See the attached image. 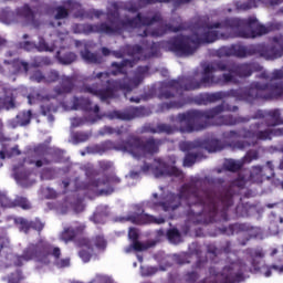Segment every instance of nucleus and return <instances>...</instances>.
Masks as SVG:
<instances>
[{"mask_svg":"<svg viewBox=\"0 0 283 283\" xmlns=\"http://www.w3.org/2000/svg\"><path fill=\"white\" fill-rule=\"evenodd\" d=\"M147 114V108L144 106H129L124 111H111L106 116L109 120H134V118H143Z\"/></svg>","mask_w":283,"mask_h":283,"instance_id":"16","label":"nucleus"},{"mask_svg":"<svg viewBox=\"0 0 283 283\" xmlns=\"http://www.w3.org/2000/svg\"><path fill=\"white\" fill-rule=\"evenodd\" d=\"M31 81H35V83H45V75L40 70H36L31 75Z\"/></svg>","mask_w":283,"mask_h":283,"instance_id":"58","label":"nucleus"},{"mask_svg":"<svg viewBox=\"0 0 283 283\" xmlns=\"http://www.w3.org/2000/svg\"><path fill=\"white\" fill-rule=\"evenodd\" d=\"M15 207H19L20 209L28 211V210L32 209V203H30V200H28V198L18 196L13 200V209Z\"/></svg>","mask_w":283,"mask_h":283,"instance_id":"42","label":"nucleus"},{"mask_svg":"<svg viewBox=\"0 0 283 283\" xmlns=\"http://www.w3.org/2000/svg\"><path fill=\"white\" fill-rule=\"evenodd\" d=\"M270 81H283V71L282 70H274L272 72Z\"/></svg>","mask_w":283,"mask_h":283,"instance_id":"64","label":"nucleus"},{"mask_svg":"<svg viewBox=\"0 0 283 283\" xmlns=\"http://www.w3.org/2000/svg\"><path fill=\"white\" fill-rule=\"evenodd\" d=\"M182 151H191V149H206L209 154L216 151H222L227 145H224L220 139L208 138L202 142H184L180 145Z\"/></svg>","mask_w":283,"mask_h":283,"instance_id":"15","label":"nucleus"},{"mask_svg":"<svg viewBox=\"0 0 283 283\" xmlns=\"http://www.w3.org/2000/svg\"><path fill=\"white\" fill-rule=\"evenodd\" d=\"M52 161L45 157H43L42 159H38V160H29L28 164L29 165H35V167L41 168L43 165H50Z\"/></svg>","mask_w":283,"mask_h":283,"instance_id":"62","label":"nucleus"},{"mask_svg":"<svg viewBox=\"0 0 283 283\" xmlns=\"http://www.w3.org/2000/svg\"><path fill=\"white\" fill-rule=\"evenodd\" d=\"M199 277H200V274H198V272L196 271L187 272L185 274V280L187 283H196L198 282Z\"/></svg>","mask_w":283,"mask_h":283,"instance_id":"55","label":"nucleus"},{"mask_svg":"<svg viewBox=\"0 0 283 283\" xmlns=\"http://www.w3.org/2000/svg\"><path fill=\"white\" fill-rule=\"evenodd\" d=\"M252 268L249 269L247 263L238 260L229 265H226L221 273L216 272V268H210V276L205 279L201 283H242L247 280V273H262L264 269L260 261L255 258H264V252L262 250H255L251 253Z\"/></svg>","mask_w":283,"mask_h":283,"instance_id":"8","label":"nucleus"},{"mask_svg":"<svg viewBox=\"0 0 283 283\" xmlns=\"http://www.w3.org/2000/svg\"><path fill=\"white\" fill-rule=\"evenodd\" d=\"M202 158V153H200V148H197V151L195 153H188L184 159L185 167H192V165H196L197 160H200Z\"/></svg>","mask_w":283,"mask_h":283,"instance_id":"39","label":"nucleus"},{"mask_svg":"<svg viewBox=\"0 0 283 283\" xmlns=\"http://www.w3.org/2000/svg\"><path fill=\"white\" fill-rule=\"evenodd\" d=\"M35 50H38V52H49L50 45L45 42V39L40 38L39 43L35 44Z\"/></svg>","mask_w":283,"mask_h":283,"instance_id":"57","label":"nucleus"},{"mask_svg":"<svg viewBox=\"0 0 283 283\" xmlns=\"http://www.w3.org/2000/svg\"><path fill=\"white\" fill-rule=\"evenodd\" d=\"M238 106H231L230 104L222 102L221 104L208 108V109H189L177 115V120L180 125L181 134H193V132H202L213 125H240V123H251V116L221 115L223 112H238Z\"/></svg>","mask_w":283,"mask_h":283,"instance_id":"4","label":"nucleus"},{"mask_svg":"<svg viewBox=\"0 0 283 283\" xmlns=\"http://www.w3.org/2000/svg\"><path fill=\"white\" fill-rule=\"evenodd\" d=\"M61 81V74L56 70H51L45 75V83H56Z\"/></svg>","mask_w":283,"mask_h":283,"instance_id":"49","label":"nucleus"},{"mask_svg":"<svg viewBox=\"0 0 283 283\" xmlns=\"http://www.w3.org/2000/svg\"><path fill=\"white\" fill-rule=\"evenodd\" d=\"M185 31V25L184 24H179L177 27L172 25V24H165V31L164 32H158V31H153L151 32V36H163V34H165V32H182Z\"/></svg>","mask_w":283,"mask_h":283,"instance_id":"41","label":"nucleus"},{"mask_svg":"<svg viewBox=\"0 0 283 283\" xmlns=\"http://www.w3.org/2000/svg\"><path fill=\"white\" fill-rule=\"evenodd\" d=\"M7 65H12L14 70V74H21V72H24L28 74L30 70V64L28 62H23L19 59L13 60L12 62L4 61Z\"/></svg>","mask_w":283,"mask_h":283,"instance_id":"33","label":"nucleus"},{"mask_svg":"<svg viewBox=\"0 0 283 283\" xmlns=\"http://www.w3.org/2000/svg\"><path fill=\"white\" fill-rule=\"evenodd\" d=\"M77 247H80L81 251L78 252V256L85 263L92 260V254L94 253V244L92 240L88 238H82L77 241Z\"/></svg>","mask_w":283,"mask_h":283,"instance_id":"22","label":"nucleus"},{"mask_svg":"<svg viewBox=\"0 0 283 283\" xmlns=\"http://www.w3.org/2000/svg\"><path fill=\"white\" fill-rule=\"evenodd\" d=\"M216 41H220L218 28H213V22H210L202 27L201 33L197 38L177 35L168 40L165 48L168 52H174L178 56H191L198 50V45L216 43Z\"/></svg>","mask_w":283,"mask_h":283,"instance_id":"9","label":"nucleus"},{"mask_svg":"<svg viewBox=\"0 0 283 283\" xmlns=\"http://www.w3.org/2000/svg\"><path fill=\"white\" fill-rule=\"evenodd\" d=\"M91 243H93L96 247V249H99L102 251L107 249V240L103 234H97L93 237V239L91 240Z\"/></svg>","mask_w":283,"mask_h":283,"instance_id":"44","label":"nucleus"},{"mask_svg":"<svg viewBox=\"0 0 283 283\" xmlns=\"http://www.w3.org/2000/svg\"><path fill=\"white\" fill-rule=\"evenodd\" d=\"M50 255L54 256L57 269L70 266V259H61V248H54L45 240L30 243L23 250L22 254L15 258L14 266H23V262H32V260L40 262L41 264H50Z\"/></svg>","mask_w":283,"mask_h":283,"instance_id":"11","label":"nucleus"},{"mask_svg":"<svg viewBox=\"0 0 283 283\" xmlns=\"http://www.w3.org/2000/svg\"><path fill=\"white\" fill-rule=\"evenodd\" d=\"M186 103L182 101H171V102H164L159 104L158 112L165 113L169 112V109H181L185 107Z\"/></svg>","mask_w":283,"mask_h":283,"instance_id":"35","label":"nucleus"},{"mask_svg":"<svg viewBox=\"0 0 283 283\" xmlns=\"http://www.w3.org/2000/svg\"><path fill=\"white\" fill-rule=\"evenodd\" d=\"M81 56L85 63H90L92 65H101L103 63V57L101 55L92 53L87 49L81 51Z\"/></svg>","mask_w":283,"mask_h":283,"instance_id":"31","label":"nucleus"},{"mask_svg":"<svg viewBox=\"0 0 283 283\" xmlns=\"http://www.w3.org/2000/svg\"><path fill=\"white\" fill-rule=\"evenodd\" d=\"M73 140H75V143H87V140H90V134L76 132L73 134Z\"/></svg>","mask_w":283,"mask_h":283,"instance_id":"53","label":"nucleus"},{"mask_svg":"<svg viewBox=\"0 0 283 283\" xmlns=\"http://www.w3.org/2000/svg\"><path fill=\"white\" fill-rule=\"evenodd\" d=\"M280 251H282V254L279 259H276L275 264L271 265V269H273L274 271H277L279 273H283V245L279 248H273L270 255L271 258H275V255H277Z\"/></svg>","mask_w":283,"mask_h":283,"instance_id":"34","label":"nucleus"},{"mask_svg":"<svg viewBox=\"0 0 283 283\" xmlns=\"http://www.w3.org/2000/svg\"><path fill=\"white\" fill-rule=\"evenodd\" d=\"M57 61L61 65H72L76 61V55L74 52H57Z\"/></svg>","mask_w":283,"mask_h":283,"instance_id":"38","label":"nucleus"},{"mask_svg":"<svg viewBox=\"0 0 283 283\" xmlns=\"http://www.w3.org/2000/svg\"><path fill=\"white\" fill-rule=\"evenodd\" d=\"M92 187H109V185H120V178L116 175L105 176L103 179L92 181Z\"/></svg>","mask_w":283,"mask_h":283,"instance_id":"29","label":"nucleus"},{"mask_svg":"<svg viewBox=\"0 0 283 283\" xmlns=\"http://www.w3.org/2000/svg\"><path fill=\"white\" fill-rule=\"evenodd\" d=\"M18 14L20 17H24V19L33 25V28H39L41 25V22H39L36 19H34V11L30 8V6L24 4L21 9H19Z\"/></svg>","mask_w":283,"mask_h":283,"instance_id":"28","label":"nucleus"},{"mask_svg":"<svg viewBox=\"0 0 283 283\" xmlns=\"http://www.w3.org/2000/svg\"><path fill=\"white\" fill-rule=\"evenodd\" d=\"M32 123V111H21L17 114L15 118L8 122L11 129H17V127H28Z\"/></svg>","mask_w":283,"mask_h":283,"instance_id":"21","label":"nucleus"},{"mask_svg":"<svg viewBox=\"0 0 283 283\" xmlns=\"http://www.w3.org/2000/svg\"><path fill=\"white\" fill-rule=\"evenodd\" d=\"M154 56H160V46L156 42H153L150 45V53L148 55V59H151Z\"/></svg>","mask_w":283,"mask_h":283,"instance_id":"61","label":"nucleus"},{"mask_svg":"<svg viewBox=\"0 0 283 283\" xmlns=\"http://www.w3.org/2000/svg\"><path fill=\"white\" fill-rule=\"evenodd\" d=\"M191 81H197L200 83V78L196 76H187V77H178L177 80H169L165 83L164 90L159 93V98L169 101V98H175L176 93L180 94L182 92H196V90L200 88H189L193 87ZM176 92V93H174Z\"/></svg>","mask_w":283,"mask_h":283,"instance_id":"13","label":"nucleus"},{"mask_svg":"<svg viewBox=\"0 0 283 283\" xmlns=\"http://www.w3.org/2000/svg\"><path fill=\"white\" fill-rule=\"evenodd\" d=\"M45 228V223L41 222V219L35 218L34 220L31 221V229L33 231H38V233H41L43 229Z\"/></svg>","mask_w":283,"mask_h":283,"instance_id":"54","label":"nucleus"},{"mask_svg":"<svg viewBox=\"0 0 283 283\" xmlns=\"http://www.w3.org/2000/svg\"><path fill=\"white\" fill-rule=\"evenodd\" d=\"M166 235L169 242L176 243L180 241V231L176 228L169 229Z\"/></svg>","mask_w":283,"mask_h":283,"instance_id":"50","label":"nucleus"},{"mask_svg":"<svg viewBox=\"0 0 283 283\" xmlns=\"http://www.w3.org/2000/svg\"><path fill=\"white\" fill-rule=\"evenodd\" d=\"M250 120L263 122H255L249 128L243 127L239 130L223 133L228 147L243 151V149L251 147V145L272 140L273 136H283V128H271L283 125L282 109L280 108L258 109L250 116Z\"/></svg>","mask_w":283,"mask_h":283,"instance_id":"3","label":"nucleus"},{"mask_svg":"<svg viewBox=\"0 0 283 283\" xmlns=\"http://www.w3.org/2000/svg\"><path fill=\"white\" fill-rule=\"evenodd\" d=\"M31 176H32V170L28 168H19L14 166V178L19 182H25L27 180H30Z\"/></svg>","mask_w":283,"mask_h":283,"instance_id":"36","label":"nucleus"},{"mask_svg":"<svg viewBox=\"0 0 283 283\" xmlns=\"http://www.w3.org/2000/svg\"><path fill=\"white\" fill-rule=\"evenodd\" d=\"M14 107H17L14 94L10 91H6L4 97L0 98V109H14Z\"/></svg>","mask_w":283,"mask_h":283,"instance_id":"32","label":"nucleus"},{"mask_svg":"<svg viewBox=\"0 0 283 283\" xmlns=\"http://www.w3.org/2000/svg\"><path fill=\"white\" fill-rule=\"evenodd\" d=\"M200 185H202V179L192 178L179 189L178 198L187 205V216L200 218L199 224H211L218 220L227 222L229 207H233V188L228 186L220 192H214L200 190Z\"/></svg>","mask_w":283,"mask_h":283,"instance_id":"1","label":"nucleus"},{"mask_svg":"<svg viewBox=\"0 0 283 283\" xmlns=\"http://www.w3.org/2000/svg\"><path fill=\"white\" fill-rule=\"evenodd\" d=\"M260 64L234 63L214 61L203 67L200 82L191 80L192 86L189 90H205L207 87H224V85H238L239 78H249L253 72H260Z\"/></svg>","mask_w":283,"mask_h":283,"instance_id":"5","label":"nucleus"},{"mask_svg":"<svg viewBox=\"0 0 283 283\" xmlns=\"http://www.w3.org/2000/svg\"><path fill=\"white\" fill-rule=\"evenodd\" d=\"M69 17H70V11H67L65 9V7H57L56 8V14H55L56 20L67 19Z\"/></svg>","mask_w":283,"mask_h":283,"instance_id":"56","label":"nucleus"},{"mask_svg":"<svg viewBox=\"0 0 283 283\" xmlns=\"http://www.w3.org/2000/svg\"><path fill=\"white\" fill-rule=\"evenodd\" d=\"M212 28H217L219 40L221 41H229V39H255V36L269 34V29L260 24L255 17L248 19L226 17L213 22Z\"/></svg>","mask_w":283,"mask_h":283,"instance_id":"6","label":"nucleus"},{"mask_svg":"<svg viewBox=\"0 0 283 283\" xmlns=\"http://www.w3.org/2000/svg\"><path fill=\"white\" fill-rule=\"evenodd\" d=\"M217 56H238L239 59H247V56H255V44L244 46L242 44H232L231 46H221L217 51Z\"/></svg>","mask_w":283,"mask_h":283,"instance_id":"17","label":"nucleus"},{"mask_svg":"<svg viewBox=\"0 0 283 283\" xmlns=\"http://www.w3.org/2000/svg\"><path fill=\"white\" fill-rule=\"evenodd\" d=\"M145 132H147L148 134H166L167 136H171V134H176V132H178V127L160 123L157 124V126H146Z\"/></svg>","mask_w":283,"mask_h":283,"instance_id":"26","label":"nucleus"},{"mask_svg":"<svg viewBox=\"0 0 283 283\" xmlns=\"http://www.w3.org/2000/svg\"><path fill=\"white\" fill-rule=\"evenodd\" d=\"M156 178H163V176H175V178H182V170L177 167H169L166 164H160L154 169Z\"/></svg>","mask_w":283,"mask_h":283,"instance_id":"25","label":"nucleus"},{"mask_svg":"<svg viewBox=\"0 0 283 283\" xmlns=\"http://www.w3.org/2000/svg\"><path fill=\"white\" fill-rule=\"evenodd\" d=\"M216 41H220L218 28H213V22H210L202 27L201 33L197 38L177 35L168 40L165 48L168 52H174L178 56H191L198 50V45L216 43Z\"/></svg>","mask_w":283,"mask_h":283,"instance_id":"10","label":"nucleus"},{"mask_svg":"<svg viewBox=\"0 0 283 283\" xmlns=\"http://www.w3.org/2000/svg\"><path fill=\"white\" fill-rule=\"evenodd\" d=\"M171 1H175V6H187V3H191L193 0H139V3L151 6L153 3H169Z\"/></svg>","mask_w":283,"mask_h":283,"instance_id":"40","label":"nucleus"},{"mask_svg":"<svg viewBox=\"0 0 283 283\" xmlns=\"http://www.w3.org/2000/svg\"><path fill=\"white\" fill-rule=\"evenodd\" d=\"M15 224H20V231H22L23 233L25 234L30 233L31 221H29L28 219L18 218L15 219Z\"/></svg>","mask_w":283,"mask_h":283,"instance_id":"46","label":"nucleus"},{"mask_svg":"<svg viewBox=\"0 0 283 283\" xmlns=\"http://www.w3.org/2000/svg\"><path fill=\"white\" fill-rule=\"evenodd\" d=\"M260 158V153L255 149L248 150L245 156L242 158L243 165H249L250 163H253V160H258Z\"/></svg>","mask_w":283,"mask_h":283,"instance_id":"45","label":"nucleus"},{"mask_svg":"<svg viewBox=\"0 0 283 283\" xmlns=\"http://www.w3.org/2000/svg\"><path fill=\"white\" fill-rule=\"evenodd\" d=\"M273 44H254V56L275 61L283 56V38H273Z\"/></svg>","mask_w":283,"mask_h":283,"instance_id":"14","label":"nucleus"},{"mask_svg":"<svg viewBox=\"0 0 283 283\" xmlns=\"http://www.w3.org/2000/svg\"><path fill=\"white\" fill-rule=\"evenodd\" d=\"M114 10L106 13V21L96 24H76L74 30L76 33L83 32V34H105L106 36H123L125 32H134V30H140V28H151L156 23L163 21V15L158 12L143 13V6L140 2H130L124 7L126 12L136 14L129 17L124 14L120 18L118 11V4H113Z\"/></svg>","mask_w":283,"mask_h":283,"instance_id":"2","label":"nucleus"},{"mask_svg":"<svg viewBox=\"0 0 283 283\" xmlns=\"http://www.w3.org/2000/svg\"><path fill=\"white\" fill-rule=\"evenodd\" d=\"M266 165L270 171V180L272 178L273 187H280L281 189H283V174H281L280 177H275V169L273 168V164H271V161H268Z\"/></svg>","mask_w":283,"mask_h":283,"instance_id":"37","label":"nucleus"},{"mask_svg":"<svg viewBox=\"0 0 283 283\" xmlns=\"http://www.w3.org/2000/svg\"><path fill=\"white\" fill-rule=\"evenodd\" d=\"M250 184L262 185L265 180H271L270 176L264 174V167L253 166L247 175Z\"/></svg>","mask_w":283,"mask_h":283,"instance_id":"24","label":"nucleus"},{"mask_svg":"<svg viewBox=\"0 0 283 283\" xmlns=\"http://www.w3.org/2000/svg\"><path fill=\"white\" fill-rule=\"evenodd\" d=\"M23 280H25L23 273L21 272V270H18L15 273L10 274L8 283H21L23 282Z\"/></svg>","mask_w":283,"mask_h":283,"instance_id":"52","label":"nucleus"},{"mask_svg":"<svg viewBox=\"0 0 283 283\" xmlns=\"http://www.w3.org/2000/svg\"><path fill=\"white\" fill-rule=\"evenodd\" d=\"M74 87H76V77L62 75L59 85L53 88V92L55 96H65V94H72Z\"/></svg>","mask_w":283,"mask_h":283,"instance_id":"19","label":"nucleus"},{"mask_svg":"<svg viewBox=\"0 0 283 283\" xmlns=\"http://www.w3.org/2000/svg\"><path fill=\"white\" fill-rule=\"evenodd\" d=\"M136 65V61L134 60H123L122 62H112L111 64V72H99L96 74V78H105L106 80V87L107 90V81H112L109 76H118V74H126L125 67H134Z\"/></svg>","mask_w":283,"mask_h":283,"instance_id":"18","label":"nucleus"},{"mask_svg":"<svg viewBox=\"0 0 283 283\" xmlns=\"http://www.w3.org/2000/svg\"><path fill=\"white\" fill-rule=\"evenodd\" d=\"M130 249H134V251H147L148 247L140 241H133Z\"/></svg>","mask_w":283,"mask_h":283,"instance_id":"63","label":"nucleus"},{"mask_svg":"<svg viewBox=\"0 0 283 283\" xmlns=\"http://www.w3.org/2000/svg\"><path fill=\"white\" fill-rule=\"evenodd\" d=\"M149 72V66H139L137 69V73L134 77H124L123 80H108L106 88H98V86H85L84 92L87 94H92V96H96L105 103V101H109L116 96V92H132L136 90L143 81H145V74Z\"/></svg>","mask_w":283,"mask_h":283,"instance_id":"12","label":"nucleus"},{"mask_svg":"<svg viewBox=\"0 0 283 283\" xmlns=\"http://www.w3.org/2000/svg\"><path fill=\"white\" fill-rule=\"evenodd\" d=\"M244 163L242 161H235V160H228L226 163V169L228 171H240L242 169Z\"/></svg>","mask_w":283,"mask_h":283,"instance_id":"48","label":"nucleus"},{"mask_svg":"<svg viewBox=\"0 0 283 283\" xmlns=\"http://www.w3.org/2000/svg\"><path fill=\"white\" fill-rule=\"evenodd\" d=\"M73 109H82V112H92V101L87 97L74 96L72 99Z\"/></svg>","mask_w":283,"mask_h":283,"instance_id":"30","label":"nucleus"},{"mask_svg":"<svg viewBox=\"0 0 283 283\" xmlns=\"http://www.w3.org/2000/svg\"><path fill=\"white\" fill-rule=\"evenodd\" d=\"M85 231V224L75 222V226L65 228L61 233V240L63 242H72L77 235H83Z\"/></svg>","mask_w":283,"mask_h":283,"instance_id":"23","label":"nucleus"},{"mask_svg":"<svg viewBox=\"0 0 283 283\" xmlns=\"http://www.w3.org/2000/svg\"><path fill=\"white\" fill-rule=\"evenodd\" d=\"M114 149L128 151L134 158H147V156H154L160 151V140L154 137L146 140L140 137H130L128 140H123L117 145L112 140H105L101 144L87 146L86 154L103 156V154H107V151H113Z\"/></svg>","mask_w":283,"mask_h":283,"instance_id":"7","label":"nucleus"},{"mask_svg":"<svg viewBox=\"0 0 283 283\" xmlns=\"http://www.w3.org/2000/svg\"><path fill=\"white\" fill-rule=\"evenodd\" d=\"M0 207H2V209H14V200L0 192Z\"/></svg>","mask_w":283,"mask_h":283,"instance_id":"47","label":"nucleus"},{"mask_svg":"<svg viewBox=\"0 0 283 283\" xmlns=\"http://www.w3.org/2000/svg\"><path fill=\"white\" fill-rule=\"evenodd\" d=\"M251 228L247 223H233L229 227L219 228L222 235H233L234 233H244V231H250Z\"/></svg>","mask_w":283,"mask_h":283,"instance_id":"27","label":"nucleus"},{"mask_svg":"<svg viewBox=\"0 0 283 283\" xmlns=\"http://www.w3.org/2000/svg\"><path fill=\"white\" fill-rule=\"evenodd\" d=\"M129 220L133 224H165V218L159 217L156 218L155 216L148 213H140V214H133L129 217Z\"/></svg>","mask_w":283,"mask_h":283,"instance_id":"20","label":"nucleus"},{"mask_svg":"<svg viewBox=\"0 0 283 283\" xmlns=\"http://www.w3.org/2000/svg\"><path fill=\"white\" fill-rule=\"evenodd\" d=\"M253 8H258V2L255 0H248L247 2L240 4L239 10H253Z\"/></svg>","mask_w":283,"mask_h":283,"instance_id":"59","label":"nucleus"},{"mask_svg":"<svg viewBox=\"0 0 283 283\" xmlns=\"http://www.w3.org/2000/svg\"><path fill=\"white\" fill-rule=\"evenodd\" d=\"M130 56H136L138 61H140V57L143 56V52H145V49L140 46V44H134L128 50Z\"/></svg>","mask_w":283,"mask_h":283,"instance_id":"51","label":"nucleus"},{"mask_svg":"<svg viewBox=\"0 0 283 283\" xmlns=\"http://www.w3.org/2000/svg\"><path fill=\"white\" fill-rule=\"evenodd\" d=\"M248 182H250V181H249V177H247V175H239V177L237 178V187L239 189H244L247 187Z\"/></svg>","mask_w":283,"mask_h":283,"instance_id":"60","label":"nucleus"},{"mask_svg":"<svg viewBox=\"0 0 283 283\" xmlns=\"http://www.w3.org/2000/svg\"><path fill=\"white\" fill-rule=\"evenodd\" d=\"M53 112H56V106L52 104V102H46L41 105V114L42 116H49L51 120H54Z\"/></svg>","mask_w":283,"mask_h":283,"instance_id":"43","label":"nucleus"}]
</instances>
